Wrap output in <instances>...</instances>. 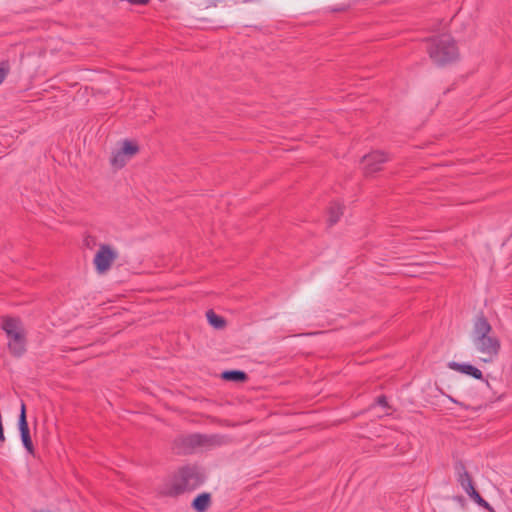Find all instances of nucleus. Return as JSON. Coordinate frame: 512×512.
<instances>
[{"instance_id": "1", "label": "nucleus", "mask_w": 512, "mask_h": 512, "mask_svg": "<svg viewBox=\"0 0 512 512\" xmlns=\"http://www.w3.org/2000/svg\"><path fill=\"white\" fill-rule=\"evenodd\" d=\"M206 480L203 467L197 464H187L175 471L159 488L160 494L176 497L191 492Z\"/></svg>"}, {"instance_id": "2", "label": "nucleus", "mask_w": 512, "mask_h": 512, "mask_svg": "<svg viewBox=\"0 0 512 512\" xmlns=\"http://www.w3.org/2000/svg\"><path fill=\"white\" fill-rule=\"evenodd\" d=\"M471 338L475 349L483 355L481 359L484 362H490L498 355L500 340L493 334L492 326L483 315L474 321Z\"/></svg>"}, {"instance_id": "3", "label": "nucleus", "mask_w": 512, "mask_h": 512, "mask_svg": "<svg viewBox=\"0 0 512 512\" xmlns=\"http://www.w3.org/2000/svg\"><path fill=\"white\" fill-rule=\"evenodd\" d=\"M427 51L431 60L439 66L452 63L459 57L458 47L449 34L430 38Z\"/></svg>"}, {"instance_id": "4", "label": "nucleus", "mask_w": 512, "mask_h": 512, "mask_svg": "<svg viewBox=\"0 0 512 512\" xmlns=\"http://www.w3.org/2000/svg\"><path fill=\"white\" fill-rule=\"evenodd\" d=\"M7 339L8 349L15 357L22 356L26 351V333L22 322L17 318H4L1 324Z\"/></svg>"}, {"instance_id": "5", "label": "nucleus", "mask_w": 512, "mask_h": 512, "mask_svg": "<svg viewBox=\"0 0 512 512\" xmlns=\"http://www.w3.org/2000/svg\"><path fill=\"white\" fill-rule=\"evenodd\" d=\"M117 257L118 253L114 248L107 244H101L93 259L96 271L99 274L106 273Z\"/></svg>"}, {"instance_id": "6", "label": "nucleus", "mask_w": 512, "mask_h": 512, "mask_svg": "<svg viewBox=\"0 0 512 512\" xmlns=\"http://www.w3.org/2000/svg\"><path fill=\"white\" fill-rule=\"evenodd\" d=\"M457 482L460 484L462 489L467 493L468 496L472 494V491H476L472 476L468 472L465 464L461 460H456L453 465Z\"/></svg>"}, {"instance_id": "7", "label": "nucleus", "mask_w": 512, "mask_h": 512, "mask_svg": "<svg viewBox=\"0 0 512 512\" xmlns=\"http://www.w3.org/2000/svg\"><path fill=\"white\" fill-rule=\"evenodd\" d=\"M387 161L383 152L375 151L365 155L362 159L363 170L366 175L373 174L381 169V165Z\"/></svg>"}, {"instance_id": "8", "label": "nucleus", "mask_w": 512, "mask_h": 512, "mask_svg": "<svg viewBox=\"0 0 512 512\" xmlns=\"http://www.w3.org/2000/svg\"><path fill=\"white\" fill-rule=\"evenodd\" d=\"M448 367L454 371L472 376L475 379L483 378L482 372L475 366L468 364V363H457V362L452 361V362L448 363Z\"/></svg>"}, {"instance_id": "9", "label": "nucleus", "mask_w": 512, "mask_h": 512, "mask_svg": "<svg viewBox=\"0 0 512 512\" xmlns=\"http://www.w3.org/2000/svg\"><path fill=\"white\" fill-rule=\"evenodd\" d=\"M19 430L24 447L31 453L33 452V443L30 435V429L27 418H19Z\"/></svg>"}, {"instance_id": "10", "label": "nucleus", "mask_w": 512, "mask_h": 512, "mask_svg": "<svg viewBox=\"0 0 512 512\" xmlns=\"http://www.w3.org/2000/svg\"><path fill=\"white\" fill-rule=\"evenodd\" d=\"M211 494L204 492L199 494L193 501H192V508L196 512H206L209 507L211 506Z\"/></svg>"}, {"instance_id": "11", "label": "nucleus", "mask_w": 512, "mask_h": 512, "mask_svg": "<svg viewBox=\"0 0 512 512\" xmlns=\"http://www.w3.org/2000/svg\"><path fill=\"white\" fill-rule=\"evenodd\" d=\"M189 448L204 446L207 443V437L201 434H191L183 439Z\"/></svg>"}, {"instance_id": "12", "label": "nucleus", "mask_w": 512, "mask_h": 512, "mask_svg": "<svg viewBox=\"0 0 512 512\" xmlns=\"http://www.w3.org/2000/svg\"><path fill=\"white\" fill-rule=\"evenodd\" d=\"M328 213V222L330 225H333L339 220L340 216L342 215L343 206L338 202H334L330 205Z\"/></svg>"}, {"instance_id": "13", "label": "nucleus", "mask_w": 512, "mask_h": 512, "mask_svg": "<svg viewBox=\"0 0 512 512\" xmlns=\"http://www.w3.org/2000/svg\"><path fill=\"white\" fill-rule=\"evenodd\" d=\"M222 378L227 381L243 382L247 379V374L240 370L224 371Z\"/></svg>"}, {"instance_id": "14", "label": "nucleus", "mask_w": 512, "mask_h": 512, "mask_svg": "<svg viewBox=\"0 0 512 512\" xmlns=\"http://www.w3.org/2000/svg\"><path fill=\"white\" fill-rule=\"evenodd\" d=\"M119 150L122 151V153L126 155V157H128L130 160L135 154L138 153L139 148L135 143L129 140H125L123 141L122 147Z\"/></svg>"}, {"instance_id": "15", "label": "nucleus", "mask_w": 512, "mask_h": 512, "mask_svg": "<svg viewBox=\"0 0 512 512\" xmlns=\"http://www.w3.org/2000/svg\"><path fill=\"white\" fill-rule=\"evenodd\" d=\"M129 161L128 157L122 153V151L117 150L113 153L110 163L113 167L120 169L125 166V164Z\"/></svg>"}, {"instance_id": "16", "label": "nucleus", "mask_w": 512, "mask_h": 512, "mask_svg": "<svg viewBox=\"0 0 512 512\" xmlns=\"http://www.w3.org/2000/svg\"><path fill=\"white\" fill-rule=\"evenodd\" d=\"M207 319L211 326H213L216 329H221L225 326V320L215 314L212 310L207 312Z\"/></svg>"}, {"instance_id": "17", "label": "nucleus", "mask_w": 512, "mask_h": 512, "mask_svg": "<svg viewBox=\"0 0 512 512\" xmlns=\"http://www.w3.org/2000/svg\"><path fill=\"white\" fill-rule=\"evenodd\" d=\"M469 497L488 512H496L494 508L481 497L477 490L472 491V494Z\"/></svg>"}, {"instance_id": "18", "label": "nucleus", "mask_w": 512, "mask_h": 512, "mask_svg": "<svg viewBox=\"0 0 512 512\" xmlns=\"http://www.w3.org/2000/svg\"><path fill=\"white\" fill-rule=\"evenodd\" d=\"M11 67L8 61L0 62V85L4 82L8 74L10 73Z\"/></svg>"}, {"instance_id": "19", "label": "nucleus", "mask_w": 512, "mask_h": 512, "mask_svg": "<svg viewBox=\"0 0 512 512\" xmlns=\"http://www.w3.org/2000/svg\"><path fill=\"white\" fill-rule=\"evenodd\" d=\"M15 402H16L17 406L20 407V415L19 416H21V417L26 416V409H25L24 403L18 399H15Z\"/></svg>"}, {"instance_id": "20", "label": "nucleus", "mask_w": 512, "mask_h": 512, "mask_svg": "<svg viewBox=\"0 0 512 512\" xmlns=\"http://www.w3.org/2000/svg\"><path fill=\"white\" fill-rule=\"evenodd\" d=\"M376 403L378 405H380V406H383V407L387 406V401H386V398L384 396L378 397Z\"/></svg>"}, {"instance_id": "21", "label": "nucleus", "mask_w": 512, "mask_h": 512, "mask_svg": "<svg viewBox=\"0 0 512 512\" xmlns=\"http://www.w3.org/2000/svg\"><path fill=\"white\" fill-rule=\"evenodd\" d=\"M345 10H346L345 6L335 7L332 9V11H334V12L345 11Z\"/></svg>"}, {"instance_id": "22", "label": "nucleus", "mask_w": 512, "mask_h": 512, "mask_svg": "<svg viewBox=\"0 0 512 512\" xmlns=\"http://www.w3.org/2000/svg\"><path fill=\"white\" fill-rule=\"evenodd\" d=\"M226 425L231 426V425H235V424H234V423H230V422L226 421Z\"/></svg>"}]
</instances>
